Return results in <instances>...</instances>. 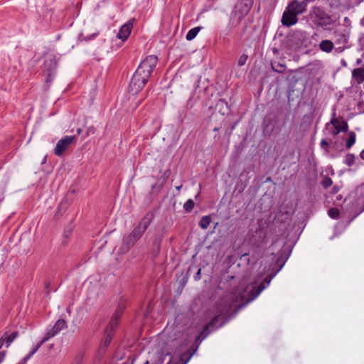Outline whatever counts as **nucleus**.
<instances>
[{
	"mask_svg": "<svg viewBox=\"0 0 364 364\" xmlns=\"http://www.w3.org/2000/svg\"><path fill=\"white\" fill-rule=\"evenodd\" d=\"M265 288L266 285L264 283L257 284V283L255 282L247 285L242 291L236 290L223 298L216 306L217 314L218 315L214 316L211 319L209 324L204 328L203 331L198 336L196 341H203L208 334V330L209 326H215L218 322V317L220 316H225L228 314L235 304H240V306L245 305L254 300Z\"/></svg>",
	"mask_w": 364,
	"mask_h": 364,
	"instance_id": "f257e3e1",
	"label": "nucleus"
},
{
	"mask_svg": "<svg viewBox=\"0 0 364 364\" xmlns=\"http://www.w3.org/2000/svg\"><path fill=\"white\" fill-rule=\"evenodd\" d=\"M156 55L147 56L138 66L129 83V92L133 95L139 92L145 86L151 77L156 64Z\"/></svg>",
	"mask_w": 364,
	"mask_h": 364,
	"instance_id": "f03ea898",
	"label": "nucleus"
},
{
	"mask_svg": "<svg viewBox=\"0 0 364 364\" xmlns=\"http://www.w3.org/2000/svg\"><path fill=\"white\" fill-rule=\"evenodd\" d=\"M67 327V324L65 320L59 319L56 321L55 324L53 328L48 329L45 333L44 336L41 339V341L33 348V350L30 352V353L26 356L23 360L26 362L29 360L34 353H36L41 346L48 341L50 338L55 336L58 334L61 330Z\"/></svg>",
	"mask_w": 364,
	"mask_h": 364,
	"instance_id": "7ed1b4c3",
	"label": "nucleus"
},
{
	"mask_svg": "<svg viewBox=\"0 0 364 364\" xmlns=\"http://www.w3.org/2000/svg\"><path fill=\"white\" fill-rule=\"evenodd\" d=\"M310 15L312 21L320 26H327L332 23L331 16L319 6L312 8Z\"/></svg>",
	"mask_w": 364,
	"mask_h": 364,
	"instance_id": "20e7f679",
	"label": "nucleus"
},
{
	"mask_svg": "<svg viewBox=\"0 0 364 364\" xmlns=\"http://www.w3.org/2000/svg\"><path fill=\"white\" fill-rule=\"evenodd\" d=\"M350 34V27L340 25L337 26L333 33L335 43L338 45H345L348 42Z\"/></svg>",
	"mask_w": 364,
	"mask_h": 364,
	"instance_id": "39448f33",
	"label": "nucleus"
},
{
	"mask_svg": "<svg viewBox=\"0 0 364 364\" xmlns=\"http://www.w3.org/2000/svg\"><path fill=\"white\" fill-rule=\"evenodd\" d=\"M348 128V125L345 121L337 118L332 119L330 124L328 123L326 127L328 133L333 136L338 135L341 132H346Z\"/></svg>",
	"mask_w": 364,
	"mask_h": 364,
	"instance_id": "423d86ee",
	"label": "nucleus"
},
{
	"mask_svg": "<svg viewBox=\"0 0 364 364\" xmlns=\"http://www.w3.org/2000/svg\"><path fill=\"white\" fill-rule=\"evenodd\" d=\"M253 4V0H238L235 6L234 14L238 19L242 18L248 14Z\"/></svg>",
	"mask_w": 364,
	"mask_h": 364,
	"instance_id": "0eeeda50",
	"label": "nucleus"
},
{
	"mask_svg": "<svg viewBox=\"0 0 364 364\" xmlns=\"http://www.w3.org/2000/svg\"><path fill=\"white\" fill-rule=\"evenodd\" d=\"M75 139V136H65L64 138L60 139L55 146L54 154L58 156H62L73 143Z\"/></svg>",
	"mask_w": 364,
	"mask_h": 364,
	"instance_id": "6e6552de",
	"label": "nucleus"
},
{
	"mask_svg": "<svg viewBox=\"0 0 364 364\" xmlns=\"http://www.w3.org/2000/svg\"><path fill=\"white\" fill-rule=\"evenodd\" d=\"M306 7V3L305 1H299L298 0H292L291 3L289 4L287 9L293 14H295L297 16L299 14L304 12Z\"/></svg>",
	"mask_w": 364,
	"mask_h": 364,
	"instance_id": "1a4fd4ad",
	"label": "nucleus"
},
{
	"mask_svg": "<svg viewBox=\"0 0 364 364\" xmlns=\"http://www.w3.org/2000/svg\"><path fill=\"white\" fill-rule=\"evenodd\" d=\"M144 232L140 229V227L136 226L124 242V245H125L127 248H129L141 237Z\"/></svg>",
	"mask_w": 364,
	"mask_h": 364,
	"instance_id": "9d476101",
	"label": "nucleus"
},
{
	"mask_svg": "<svg viewBox=\"0 0 364 364\" xmlns=\"http://www.w3.org/2000/svg\"><path fill=\"white\" fill-rule=\"evenodd\" d=\"M298 21L297 16L295 14L291 12L289 9L286 8L284 12L283 13L282 18V23L284 26L287 27L291 26L294 25Z\"/></svg>",
	"mask_w": 364,
	"mask_h": 364,
	"instance_id": "9b49d317",
	"label": "nucleus"
},
{
	"mask_svg": "<svg viewBox=\"0 0 364 364\" xmlns=\"http://www.w3.org/2000/svg\"><path fill=\"white\" fill-rule=\"evenodd\" d=\"M56 69V63L53 58L46 60L44 65V72L47 75V81L51 80L52 77L55 75Z\"/></svg>",
	"mask_w": 364,
	"mask_h": 364,
	"instance_id": "f8f14e48",
	"label": "nucleus"
},
{
	"mask_svg": "<svg viewBox=\"0 0 364 364\" xmlns=\"http://www.w3.org/2000/svg\"><path fill=\"white\" fill-rule=\"evenodd\" d=\"M132 28L133 23L130 21L127 22L119 29L117 33V37L122 41H124L130 35Z\"/></svg>",
	"mask_w": 364,
	"mask_h": 364,
	"instance_id": "ddd939ff",
	"label": "nucleus"
},
{
	"mask_svg": "<svg viewBox=\"0 0 364 364\" xmlns=\"http://www.w3.org/2000/svg\"><path fill=\"white\" fill-rule=\"evenodd\" d=\"M287 261V257L284 256L283 255H281L277 259V264L279 265V269L275 273H272L270 276H267L265 277V279L263 280L262 283H264L266 285V287L269 284L272 278L276 275V274L283 267L285 262Z\"/></svg>",
	"mask_w": 364,
	"mask_h": 364,
	"instance_id": "4468645a",
	"label": "nucleus"
},
{
	"mask_svg": "<svg viewBox=\"0 0 364 364\" xmlns=\"http://www.w3.org/2000/svg\"><path fill=\"white\" fill-rule=\"evenodd\" d=\"M154 218V214L153 212L149 211L142 218V220L140 221V223L138 224L137 227H140V229L145 232V230L147 229L151 221L153 220Z\"/></svg>",
	"mask_w": 364,
	"mask_h": 364,
	"instance_id": "2eb2a0df",
	"label": "nucleus"
},
{
	"mask_svg": "<svg viewBox=\"0 0 364 364\" xmlns=\"http://www.w3.org/2000/svg\"><path fill=\"white\" fill-rule=\"evenodd\" d=\"M356 203L362 205L361 211L364 210V183L358 186L355 191Z\"/></svg>",
	"mask_w": 364,
	"mask_h": 364,
	"instance_id": "dca6fc26",
	"label": "nucleus"
},
{
	"mask_svg": "<svg viewBox=\"0 0 364 364\" xmlns=\"http://www.w3.org/2000/svg\"><path fill=\"white\" fill-rule=\"evenodd\" d=\"M352 76L355 81L360 84L364 81V68H355L352 71Z\"/></svg>",
	"mask_w": 364,
	"mask_h": 364,
	"instance_id": "f3484780",
	"label": "nucleus"
},
{
	"mask_svg": "<svg viewBox=\"0 0 364 364\" xmlns=\"http://www.w3.org/2000/svg\"><path fill=\"white\" fill-rule=\"evenodd\" d=\"M333 47V43L330 40H323L319 43V48L326 53L331 52Z\"/></svg>",
	"mask_w": 364,
	"mask_h": 364,
	"instance_id": "a211bd4d",
	"label": "nucleus"
},
{
	"mask_svg": "<svg viewBox=\"0 0 364 364\" xmlns=\"http://www.w3.org/2000/svg\"><path fill=\"white\" fill-rule=\"evenodd\" d=\"M113 334L114 333L109 331V329H105V336L102 343L103 347L106 348L109 345L112 339Z\"/></svg>",
	"mask_w": 364,
	"mask_h": 364,
	"instance_id": "6ab92c4d",
	"label": "nucleus"
},
{
	"mask_svg": "<svg viewBox=\"0 0 364 364\" xmlns=\"http://www.w3.org/2000/svg\"><path fill=\"white\" fill-rule=\"evenodd\" d=\"M201 28L202 27L197 26L189 30L186 36V40L192 41L193 39H194L196 36L198 35V32L201 30Z\"/></svg>",
	"mask_w": 364,
	"mask_h": 364,
	"instance_id": "aec40b11",
	"label": "nucleus"
},
{
	"mask_svg": "<svg viewBox=\"0 0 364 364\" xmlns=\"http://www.w3.org/2000/svg\"><path fill=\"white\" fill-rule=\"evenodd\" d=\"M211 221H212V219L210 215L203 216L199 222V226L202 229L205 230L208 228V227L210 224Z\"/></svg>",
	"mask_w": 364,
	"mask_h": 364,
	"instance_id": "412c9836",
	"label": "nucleus"
},
{
	"mask_svg": "<svg viewBox=\"0 0 364 364\" xmlns=\"http://www.w3.org/2000/svg\"><path fill=\"white\" fill-rule=\"evenodd\" d=\"M18 333L16 331H14L11 333L10 335L7 336L6 333H5L3 336H5L6 338V347L8 348L11 343L18 337Z\"/></svg>",
	"mask_w": 364,
	"mask_h": 364,
	"instance_id": "4be33fe9",
	"label": "nucleus"
},
{
	"mask_svg": "<svg viewBox=\"0 0 364 364\" xmlns=\"http://www.w3.org/2000/svg\"><path fill=\"white\" fill-rule=\"evenodd\" d=\"M355 142V134L353 132H350L349 137L346 141V147L349 149Z\"/></svg>",
	"mask_w": 364,
	"mask_h": 364,
	"instance_id": "5701e85b",
	"label": "nucleus"
},
{
	"mask_svg": "<svg viewBox=\"0 0 364 364\" xmlns=\"http://www.w3.org/2000/svg\"><path fill=\"white\" fill-rule=\"evenodd\" d=\"M119 320L114 318L112 317L108 326H107L106 329H109V331H112L114 333V331L116 329V328L118 326Z\"/></svg>",
	"mask_w": 364,
	"mask_h": 364,
	"instance_id": "b1692460",
	"label": "nucleus"
},
{
	"mask_svg": "<svg viewBox=\"0 0 364 364\" xmlns=\"http://www.w3.org/2000/svg\"><path fill=\"white\" fill-rule=\"evenodd\" d=\"M336 6H348L353 0H332Z\"/></svg>",
	"mask_w": 364,
	"mask_h": 364,
	"instance_id": "393cba45",
	"label": "nucleus"
},
{
	"mask_svg": "<svg viewBox=\"0 0 364 364\" xmlns=\"http://www.w3.org/2000/svg\"><path fill=\"white\" fill-rule=\"evenodd\" d=\"M194 201L192 199H188L183 205V208L187 213H190L194 208Z\"/></svg>",
	"mask_w": 364,
	"mask_h": 364,
	"instance_id": "a878e982",
	"label": "nucleus"
},
{
	"mask_svg": "<svg viewBox=\"0 0 364 364\" xmlns=\"http://www.w3.org/2000/svg\"><path fill=\"white\" fill-rule=\"evenodd\" d=\"M355 162V156L352 154H348L345 157L344 163L348 166H351Z\"/></svg>",
	"mask_w": 364,
	"mask_h": 364,
	"instance_id": "bb28decb",
	"label": "nucleus"
},
{
	"mask_svg": "<svg viewBox=\"0 0 364 364\" xmlns=\"http://www.w3.org/2000/svg\"><path fill=\"white\" fill-rule=\"evenodd\" d=\"M328 214L331 218L336 219L339 216L340 211L338 208H332L328 210Z\"/></svg>",
	"mask_w": 364,
	"mask_h": 364,
	"instance_id": "cd10ccee",
	"label": "nucleus"
},
{
	"mask_svg": "<svg viewBox=\"0 0 364 364\" xmlns=\"http://www.w3.org/2000/svg\"><path fill=\"white\" fill-rule=\"evenodd\" d=\"M124 311L123 306H119L112 315V318L119 320Z\"/></svg>",
	"mask_w": 364,
	"mask_h": 364,
	"instance_id": "c85d7f7f",
	"label": "nucleus"
},
{
	"mask_svg": "<svg viewBox=\"0 0 364 364\" xmlns=\"http://www.w3.org/2000/svg\"><path fill=\"white\" fill-rule=\"evenodd\" d=\"M332 180L331 178L326 176L323 178V179L321 181V185L323 186L324 188H328L332 185Z\"/></svg>",
	"mask_w": 364,
	"mask_h": 364,
	"instance_id": "c756f323",
	"label": "nucleus"
},
{
	"mask_svg": "<svg viewBox=\"0 0 364 364\" xmlns=\"http://www.w3.org/2000/svg\"><path fill=\"white\" fill-rule=\"evenodd\" d=\"M216 106L220 107V112L222 111V109H223L224 107H225L227 109H228V102L223 99H220L218 100V102H217Z\"/></svg>",
	"mask_w": 364,
	"mask_h": 364,
	"instance_id": "7c9ffc66",
	"label": "nucleus"
},
{
	"mask_svg": "<svg viewBox=\"0 0 364 364\" xmlns=\"http://www.w3.org/2000/svg\"><path fill=\"white\" fill-rule=\"evenodd\" d=\"M247 60V55L245 54H242L237 60V64L239 66L244 65Z\"/></svg>",
	"mask_w": 364,
	"mask_h": 364,
	"instance_id": "2f4dec72",
	"label": "nucleus"
},
{
	"mask_svg": "<svg viewBox=\"0 0 364 364\" xmlns=\"http://www.w3.org/2000/svg\"><path fill=\"white\" fill-rule=\"evenodd\" d=\"M83 359L82 354H78L75 356L72 364H81Z\"/></svg>",
	"mask_w": 364,
	"mask_h": 364,
	"instance_id": "473e14b6",
	"label": "nucleus"
},
{
	"mask_svg": "<svg viewBox=\"0 0 364 364\" xmlns=\"http://www.w3.org/2000/svg\"><path fill=\"white\" fill-rule=\"evenodd\" d=\"M328 144H329V142L325 139H323L320 143L321 147L322 149H325L326 151H328Z\"/></svg>",
	"mask_w": 364,
	"mask_h": 364,
	"instance_id": "72a5a7b5",
	"label": "nucleus"
},
{
	"mask_svg": "<svg viewBox=\"0 0 364 364\" xmlns=\"http://www.w3.org/2000/svg\"><path fill=\"white\" fill-rule=\"evenodd\" d=\"M194 105L193 98L191 97L187 101L186 107L188 108H192Z\"/></svg>",
	"mask_w": 364,
	"mask_h": 364,
	"instance_id": "f704fd0d",
	"label": "nucleus"
},
{
	"mask_svg": "<svg viewBox=\"0 0 364 364\" xmlns=\"http://www.w3.org/2000/svg\"><path fill=\"white\" fill-rule=\"evenodd\" d=\"M278 67H279V68H277V69H275L274 67H272V68H273L275 71H277V72H278V73H283V72L284 71V69H285V66H284V65H282V64H279V65H278Z\"/></svg>",
	"mask_w": 364,
	"mask_h": 364,
	"instance_id": "c9c22d12",
	"label": "nucleus"
},
{
	"mask_svg": "<svg viewBox=\"0 0 364 364\" xmlns=\"http://www.w3.org/2000/svg\"><path fill=\"white\" fill-rule=\"evenodd\" d=\"M359 43L362 49L364 50V34L359 38Z\"/></svg>",
	"mask_w": 364,
	"mask_h": 364,
	"instance_id": "e433bc0d",
	"label": "nucleus"
},
{
	"mask_svg": "<svg viewBox=\"0 0 364 364\" xmlns=\"http://www.w3.org/2000/svg\"><path fill=\"white\" fill-rule=\"evenodd\" d=\"M200 272H201V269H199L198 270V272H196V275L194 276V279L196 280H200Z\"/></svg>",
	"mask_w": 364,
	"mask_h": 364,
	"instance_id": "4c0bfd02",
	"label": "nucleus"
},
{
	"mask_svg": "<svg viewBox=\"0 0 364 364\" xmlns=\"http://www.w3.org/2000/svg\"><path fill=\"white\" fill-rule=\"evenodd\" d=\"M6 338L5 336H2L0 338V349L3 347L4 344L6 343Z\"/></svg>",
	"mask_w": 364,
	"mask_h": 364,
	"instance_id": "58836bf2",
	"label": "nucleus"
},
{
	"mask_svg": "<svg viewBox=\"0 0 364 364\" xmlns=\"http://www.w3.org/2000/svg\"><path fill=\"white\" fill-rule=\"evenodd\" d=\"M6 352L5 351H1L0 352V363L4 360L5 358Z\"/></svg>",
	"mask_w": 364,
	"mask_h": 364,
	"instance_id": "ea45409f",
	"label": "nucleus"
},
{
	"mask_svg": "<svg viewBox=\"0 0 364 364\" xmlns=\"http://www.w3.org/2000/svg\"><path fill=\"white\" fill-rule=\"evenodd\" d=\"M338 191V188L337 186H334V187L333 188L332 193H336Z\"/></svg>",
	"mask_w": 364,
	"mask_h": 364,
	"instance_id": "a19ab883",
	"label": "nucleus"
},
{
	"mask_svg": "<svg viewBox=\"0 0 364 364\" xmlns=\"http://www.w3.org/2000/svg\"><path fill=\"white\" fill-rule=\"evenodd\" d=\"M360 25L364 27V16L360 21Z\"/></svg>",
	"mask_w": 364,
	"mask_h": 364,
	"instance_id": "79ce46f5",
	"label": "nucleus"
},
{
	"mask_svg": "<svg viewBox=\"0 0 364 364\" xmlns=\"http://www.w3.org/2000/svg\"><path fill=\"white\" fill-rule=\"evenodd\" d=\"M363 1H364V0H353V2L357 4H359L362 3Z\"/></svg>",
	"mask_w": 364,
	"mask_h": 364,
	"instance_id": "37998d69",
	"label": "nucleus"
},
{
	"mask_svg": "<svg viewBox=\"0 0 364 364\" xmlns=\"http://www.w3.org/2000/svg\"><path fill=\"white\" fill-rule=\"evenodd\" d=\"M360 157L364 159V149L360 152Z\"/></svg>",
	"mask_w": 364,
	"mask_h": 364,
	"instance_id": "c03bdc74",
	"label": "nucleus"
},
{
	"mask_svg": "<svg viewBox=\"0 0 364 364\" xmlns=\"http://www.w3.org/2000/svg\"><path fill=\"white\" fill-rule=\"evenodd\" d=\"M88 132H91L92 133H94V128L93 127L88 128Z\"/></svg>",
	"mask_w": 364,
	"mask_h": 364,
	"instance_id": "a18cd8bd",
	"label": "nucleus"
},
{
	"mask_svg": "<svg viewBox=\"0 0 364 364\" xmlns=\"http://www.w3.org/2000/svg\"><path fill=\"white\" fill-rule=\"evenodd\" d=\"M344 21H345L346 23H348V22L350 21V20H349V18H348V17H345V18H344Z\"/></svg>",
	"mask_w": 364,
	"mask_h": 364,
	"instance_id": "49530a36",
	"label": "nucleus"
},
{
	"mask_svg": "<svg viewBox=\"0 0 364 364\" xmlns=\"http://www.w3.org/2000/svg\"><path fill=\"white\" fill-rule=\"evenodd\" d=\"M77 132V134H80V132H81V129H78Z\"/></svg>",
	"mask_w": 364,
	"mask_h": 364,
	"instance_id": "de8ad7c7",
	"label": "nucleus"
},
{
	"mask_svg": "<svg viewBox=\"0 0 364 364\" xmlns=\"http://www.w3.org/2000/svg\"><path fill=\"white\" fill-rule=\"evenodd\" d=\"M213 130H214L215 132H217V131L218 130V128L215 127V128H214V129H213Z\"/></svg>",
	"mask_w": 364,
	"mask_h": 364,
	"instance_id": "09e8293b",
	"label": "nucleus"
},
{
	"mask_svg": "<svg viewBox=\"0 0 364 364\" xmlns=\"http://www.w3.org/2000/svg\"><path fill=\"white\" fill-rule=\"evenodd\" d=\"M181 188V186H177V187H176V188H177L178 190H179Z\"/></svg>",
	"mask_w": 364,
	"mask_h": 364,
	"instance_id": "8fccbe9b",
	"label": "nucleus"
},
{
	"mask_svg": "<svg viewBox=\"0 0 364 364\" xmlns=\"http://www.w3.org/2000/svg\"><path fill=\"white\" fill-rule=\"evenodd\" d=\"M144 364H149V362L146 360Z\"/></svg>",
	"mask_w": 364,
	"mask_h": 364,
	"instance_id": "3c124183",
	"label": "nucleus"
}]
</instances>
